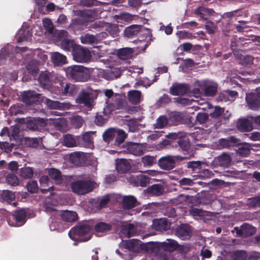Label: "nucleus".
<instances>
[{"label": "nucleus", "mask_w": 260, "mask_h": 260, "mask_svg": "<svg viewBox=\"0 0 260 260\" xmlns=\"http://www.w3.org/2000/svg\"><path fill=\"white\" fill-rule=\"evenodd\" d=\"M137 199L133 196H124L122 200L121 206L125 210H129L137 206Z\"/></svg>", "instance_id": "nucleus-21"}, {"label": "nucleus", "mask_w": 260, "mask_h": 260, "mask_svg": "<svg viewBox=\"0 0 260 260\" xmlns=\"http://www.w3.org/2000/svg\"><path fill=\"white\" fill-rule=\"evenodd\" d=\"M242 238H246L250 237L255 234L256 232L255 228L253 226L250 225L247 223H243L242 225Z\"/></svg>", "instance_id": "nucleus-35"}, {"label": "nucleus", "mask_w": 260, "mask_h": 260, "mask_svg": "<svg viewBox=\"0 0 260 260\" xmlns=\"http://www.w3.org/2000/svg\"><path fill=\"white\" fill-rule=\"evenodd\" d=\"M1 198L4 201H6L8 203H10L15 199V195L12 191L6 190L3 191L1 194Z\"/></svg>", "instance_id": "nucleus-46"}, {"label": "nucleus", "mask_w": 260, "mask_h": 260, "mask_svg": "<svg viewBox=\"0 0 260 260\" xmlns=\"http://www.w3.org/2000/svg\"><path fill=\"white\" fill-rule=\"evenodd\" d=\"M170 119L175 122H181L183 120V115L180 112H173L170 115Z\"/></svg>", "instance_id": "nucleus-52"}, {"label": "nucleus", "mask_w": 260, "mask_h": 260, "mask_svg": "<svg viewBox=\"0 0 260 260\" xmlns=\"http://www.w3.org/2000/svg\"><path fill=\"white\" fill-rule=\"evenodd\" d=\"M245 99L251 109L257 110L260 108V99L256 92L246 94Z\"/></svg>", "instance_id": "nucleus-17"}, {"label": "nucleus", "mask_w": 260, "mask_h": 260, "mask_svg": "<svg viewBox=\"0 0 260 260\" xmlns=\"http://www.w3.org/2000/svg\"><path fill=\"white\" fill-rule=\"evenodd\" d=\"M142 162L144 166H151L156 162V158L154 156L145 155L142 157Z\"/></svg>", "instance_id": "nucleus-53"}, {"label": "nucleus", "mask_w": 260, "mask_h": 260, "mask_svg": "<svg viewBox=\"0 0 260 260\" xmlns=\"http://www.w3.org/2000/svg\"><path fill=\"white\" fill-rule=\"evenodd\" d=\"M77 92L76 86L72 83L64 82V88H61V95H72Z\"/></svg>", "instance_id": "nucleus-32"}, {"label": "nucleus", "mask_w": 260, "mask_h": 260, "mask_svg": "<svg viewBox=\"0 0 260 260\" xmlns=\"http://www.w3.org/2000/svg\"><path fill=\"white\" fill-rule=\"evenodd\" d=\"M214 161L220 167L228 168L232 164V158L229 153L223 152L221 155L215 157Z\"/></svg>", "instance_id": "nucleus-16"}, {"label": "nucleus", "mask_w": 260, "mask_h": 260, "mask_svg": "<svg viewBox=\"0 0 260 260\" xmlns=\"http://www.w3.org/2000/svg\"><path fill=\"white\" fill-rule=\"evenodd\" d=\"M116 130L114 128L106 129L103 134V140L108 143L112 141L116 136Z\"/></svg>", "instance_id": "nucleus-39"}, {"label": "nucleus", "mask_w": 260, "mask_h": 260, "mask_svg": "<svg viewBox=\"0 0 260 260\" xmlns=\"http://www.w3.org/2000/svg\"><path fill=\"white\" fill-rule=\"evenodd\" d=\"M190 213L193 216L203 217L205 215L206 211L196 208H192L190 210Z\"/></svg>", "instance_id": "nucleus-64"}, {"label": "nucleus", "mask_w": 260, "mask_h": 260, "mask_svg": "<svg viewBox=\"0 0 260 260\" xmlns=\"http://www.w3.org/2000/svg\"><path fill=\"white\" fill-rule=\"evenodd\" d=\"M116 169L120 174L127 173L130 169L129 162L125 159L121 158L118 160L116 164Z\"/></svg>", "instance_id": "nucleus-24"}, {"label": "nucleus", "mask_w": 260, "mask_h": 260, "mask_svg": "<svg viewBox=\"0 0 260 260\" xmlns=\"http://www.w3.org/2000/svg\"><path fill=\"white\" fill-rule=\"evenodd\" d=\"M77 16L82 17L87 21H92L95 19L96 12L95 10L84 9L82 10H76Z\"/></svg>", "instance_id": "nucleus-23"}, {"label": "nucleus", "mask_w": 260, "mask_h": 260, "mask_svg": "<svg viewBox=\"0 0 260 260\" xmlns=\"http://www.w3.org/2000/svg\"><path fill=\"white\" fill-rule=\"evenodd\" d=\"M240 144V140L234 136H231L226 138H220L217 142V145L220 149H231L238 146Z\"/></svg>", "instance_id": "nucleus-8"}, {"label": "nucleus", "mask_w": 260, "mask_h": 260, "mask_svg": "<svg viewBox=\"0 0 260 260\" xmlns=\"http://www.w3.org/2000/svg\"><path fill=\"white\" fill-rule=\"evenodd\" d=\"M51 58L52 63L55 66H62L67 62L66 56L57 52L53 53Z\"/></svg>", "instance_id": "nucleus-29"}, {"label": "nucleus", "mask_w": 260, "mask_h": 260, "mask_svg": "<svg viewBox=\"0 0 260 260\" xmlns=\"http://www.w3.org/2000/svg\"><path fill=\"white\" fill-rule=\"evenodd\" d=\"M91 227L89 225L84 223L79 224L72 228L69 232V236L72 238V234L78 236L82 242H86L91 238L90 234Z\"/></svg>", "instance_id": "nucleus-2"}, {"label": "nucleus", "mask_w": 260, "mask_h": 260, "mask_svg": "<svg viewBox=\"0 0 260 260\" xmlns=\"http://www.w3.org/2000/svg\"><path fill=\"white\" fill-rule=\"evenodd\" d=\"M208 118V115L205 113H199L196 116V121L200 124L205 123Z\"/></svg>", "instance_id": "nucleus-63"}, {"label": "nucleus", "mask_w": 260, "mask_h": 260, "mask_svg": "<svg viewBox=\"0 0 260 260\" xmlns=\"http://www.w3.org/2000/svg\"><path fill=\"white\" fill-rule=\"evenodd\" d=\"M69 159L72 164L81 167L85 165L87 157L86 154L84 152H74L70 154Z\"/></svg>", "instance_id": "nucleus-12"}, {"label": "nucleus", "mask_w": 260, "mask_h": 260, "mask_svg": "<svg viewBox=\"0 0 260 260\" xmlns=\"http://www.w3.org/2000/svg\"><path fill=\"white\" fill-rule=\"evenodd\" d=\"M182 159L180 156H166L161 157L158 160V165L160 167L166 170H171L175 168L176 161Z\"/></svg>", "instance_id": "nucleus-6"}, {"label": "nucleus", "mask_w": 260, "mask_h": 260, "mask_svg": "<svg viewBox=\"0 0 260 260\" xmlns=\"http://www.w3.org/2000/svg\"><path fill=\"white\" fill-rule=\"evenodd\" d=\"M108 34L114 38L118 35L119 28L117 24H110L106 29Z\"/></svg>", "instance_id": "nucleus-48"}, {"label": "nucleus", "mask_w": 260, "mask_h": 260, "mask_svg": "<svg viewBox=\"0 0 260 260\" xmlns=\"http://www.w3.org/2000/svg\"><path fill=\"white\" fill-rule=\"evenodd\" d=\"M62 219L67 222H74L78 219V216L76 212L64 211L61 214Z\"/></svg>", "instance_id": "nucleus-33"}, {"label": "nucleus", "mask_w": 260, "mask_h": 260, "mask_svg": "<svg viewBox=\"0 0 260 260\" xmlns=\"http://www.w3.org/2000/svg\"><path fill=\"white\" fill-rule=\"evenodd\" d=\"M179 245L174 240L168 239L161 243V247L166 251H173L177 249Z\"/></svg>", "instance_id": "nucleus-30"}, {"label": "nucleus", "mask_w": 260, "mask_h": 260, "mask_svg": "<svg viewBox=\"0 0 260 260\" xmlns=\"http://www.w3.org/2000/svg\"><path fill=\"white\" fill-rule=\"evenodd\" d=\"M193 184L192 180L187 178H183L179 181L180 185L185 189H188V188L184 187V186H192Z\"/></svg>", "instance_id": "nucleus-62"}, {"label": "nucleus", "mask_w": 260, "mask_h": 260, "mask_svg": "<svg viewBox=\"0 0 260 260\" xmlns=\"http://www.w3.org/2000/svg\"><path fill=\"white\" fill-rule=\"evenodd\" d=\"M146 191L150 194L158 197L162 195L164 192V188L162 185L155 184L149 186L146 189Z\"/></svg>", "instance_id": "nucleus-26"}, {"label": "nucleus", "mask_w": 260, "mask_h": 260, "mask_svg": "<svg viewBox=\"0 0 260 260\" xmlns=\"http://www.w3.org/2000/svg\"><path fill=\"white\" fill-rule=\"evenodd\" d=\"M240 59L241 64L248 66L253 63L254 58L252 56L249 55L244 56L241 55Z\"/></svg>", "instance_id": "nucleus-55"}, {"label": "nucleus", "mask_w": 260, "mask_h": 260, "mask_svg": "<svg viewBox=\"0 0 260 260\" xmlns=\"http://www.w3.org/2000/svg\"><path fill=\"white\" fill-rule=\"evenodd\" d=\"M171 137L175 139V140L174 143L177 144L179 148L182 151H187L190 147V142L189 139L186 137H180L176 139L177 135L175 134L171 135Z\"/></svg>", "instance_id": "nucleus-18"}, {"label": "nucleus", "mask_w": 260, "mask_h": 260, "mask_svg": "<svg viewBox=\"0 0 260 260\" xmlns=\"http://www.w3.org/2000/svg\"><path fill=\"white\" fill-rule=\"evenodd\" d=\"M100 2L97 0H80V4L81 6L85 7H91L93 6H100Z\"/></svg>", "instance_id": "nucleus-56"}, {"label": "nucleus", "mask_w": 260, "mask_h": 260, "mask_svg": "<svg viewBox=\"0 0 260 260\" xmlns=\"http://www.w3.org/2000/svg\"><path fill=\"white\" fill-rule=\"evenodd\" d=\"M26 212L23 209L16 210L12 215V219L14 221H12L9 218L8 222L12 226H22L26 221Z\"/></svg>", "instance_id": "nucleus-7"}, {"label": "nucleus", "mask_w": 260, "mask_h": 260, "mask_svg": "<svg viewBox=\"0 0 260 260\" xmlns=\"http://www.w3.org/2000/svg\"><path fill=\"white\" fill-rule=\"evenodd\" d=\"M34 170L30 167L22 168L20 170V176L24 179H29L32 177Z\"/></svg>", "instance_id": "nucleus-45"}, {"label": "nucleus", "mask_w": 260, "mask_h": 260, "mask_svg": "<svg viewBox=\"0 0 260 260\" xmlns=\"http://www.w3.org/2000/svg\"><path fill=\"white\" fill-rule=\"evenodd\" d=\"M6 181L9 184L12 186L17 185L19 184L18 178L13 174H9L7 176Z\"/></svg>", "instance_id": "nucleus-57"}, {"label": "nucleus", "mask_w": 260, "mask_h": 260, "mask_svg": "<svg viewBox=\"0 0 260 260\" xmlns=\"http://www.w3.org/2000/svg\"><path fill=\"white\" fill-rule=\"evenodd\" d=\"M168 120L165 116H159L156 120L154 127L156 128H162L168 124Z\"/></svg>", "instance_id": "nucleus-49"}, {"label": "nucleus", "mask_w": 260, "mask_h": 260, "mask_svg": "<svg viewBox=\"0 0 260 260\" xmlns=\"http://www.w3.org/2000/svg\"><path fill=\"white\" fill-rule=\"evenodd\" d=\"M203 89L206 96H213L217 92V84L216 83H205L203 85Z\"/></svg>", "instance_id": "nucleus-25"}, {"label": "nucleus", "mask_w": 260, "mask_h": 260, "mask_svg": "<svg viewBox=\"0 0 260 260\" xmlns=\"http://www.w3.org/2000/svg\"><path fill=\"white\" fill-rule=\"evenodd\" d=\"M72 54L74 59L79 62H86L91 57V53L88 49L78 45L74 48Z\"/></svg>", "instance_id": "nucleus-5"}, {"label": "nucleus", "mask_w": 260, "mask_h": 260, "mask_svg": "<svg viewBox=\"0 0 260 260\" xmlns=\"http://www.w3.org/2000/svg\"><path fill=\"white\" fill-rule=\"evenodd\" d=\"M46 125V120L44 118L39 117L30 119L26 123L27 127L33 131H39L42 127H45Z\"/></svg>", "instance_id": "nucleus-14"}, {"label": "nucleus", "mask_w": 260, "mask_h": 260, "mask_svg": "<svg viewBox=\"0 0 260 260\" xmlns=\"http://www.w3.org/2000/svg\"><path fill=\"white\" fill-rule=\"evenodd\" d=\"M129 101L135 105L139 104L141 100V92L140 91L134 90L128 92Z\"/></svg>", "instance_id": "nucleus-34"}, {"label": "nucleus", "mask_w": 260, "mask_h": 260, "mask_svg": "<svg viewBox=\"0 0 260 260\" xmlns=\"http://www.w3.org/2000/svg\"><path fill=\"white\" fill-rule=\"evenodd\" d=\"M116 138L114 144L116 146H120L123 144L127 137V134L122 129H118L116 131Z\"/></svg>", "instance_id": "nucleus-43"}, {"label": "nucleus", "mask_w": 260, "mask_h": 260, "mask_svg": "<svg viewBox=\"0 0 260 260\" xmlns=\"http://www.w3.org/2000/svg\"><path fill=\"white\" fill-rule=\"evenodd\" d=\"M130 179L135 186L145 187L150 183V178L145 175H140L132 176Z\"/></svg>", "instance_id": "nucleus-19"}, {"label": "nucleus", "mask_w": 260, "mask_h": 260, "mask_svg": "<svg viewBox=\"0 0 260 260\" xmlns=\"http://www.w3.org/2000/svg\"><path fill=\"white\" fill-rule=\"evenodd\" d=\"M190 86L186 83H174L170 88V93L173 95H183L190 92Z\"/></svg>", "instance_id": "nucleus-9"}, {"label": "nucleus", "mask_w": 260, "mask_h": 260, "mask_svg": "<svg viewBox=\"0 0 260 260\" xmlns=\"http://www.w3.org/2000/svg\"><path fill=\"white\" fill-rule=\"evenodd\" d=\"M247 253L244 250H237L233 252L231 260H246Z\"/></svg>", "instance_id": "nucleus-42"}, {"label": "nucleus", "mask_w": 260, "mask_h": 260, "mask_svg": "<svg viewBox=\"0 0 260 260\" xmlns=\"http://www.w3.org/2000/svg\"><path fill=\"white\" fill-rule=\"evenodd\" d=\"M110 202V197L108 194L104 196L100 200L99 205H98V209H103Z\"/></svg>", "instance_id": "nucleus-61"}, {"label": "nucleus", "mask_w": 260, "mask_h": 260, "mask_svg": "<svg viewBox=\"0 0 260 260\" xmlns=\"http://www.w3.org/2000/svg\"><path fill=\"white\" fill-rule=\"evenodd\" d=\"M27 188L29 192L35 193L38 190L37 182L35 180H30L27 184Z\"/></svg>", "instance_id": "nucleus-58"}, {"label": "nucleus", "mask_w": 260, "mask_h": 260, "mask_svg": "<svg viewBox=\"0 0 260 260\" xmlns=\"http://www.w3.org/2000/svg\"><path fill=\"white\" fill-rule=\"evenodd\" d=\"M41 98V94L35 91H24L22 94V102L26 105H31L39 102Z\"/></svg>", "instance_id": "nucleus-11"}, {"label": "nucleus", "mask_w": 260, "mask_h": 260, "mask_svg": "<svg viewBox=\"0 0 260 260\" xmlns=\"http://www.w3.org/2000/svg\"><path fill=\"white\" fill-rule=\"evenodd\" d=\"M67 78L76 82H86L90 78L88 68L83 66L72 65L65 69Z\"/></svg>", "instance_id": "nucleus-1"}, {"label": "nucleus", "mask_w": 260, "mask_h": 260, "mask_svg": "<svg viewBox=\"0 0 260 260\" xmlns=\"http://www.w3.org/2000/svg\"><path fill=\"white\" fill-rule=\"evenodd\" d=\"M237 127L241 132H250L253 129L252 121L247 118L240 119L237 123Z\"/></svg>", "instance_id": "nucleus-20"}, {"label": "nucleus", "mask_w": 260, "mask_h": 260, "mask_svg": "<svg viewBox=\"0 0 260 260\" xmlns=\"http://www.w3.org/2000/svg\"><path fill=\"white\" fill-rule=\"evenodd\" d=\"M153 226L154 229L158 231H166L170 228L167 220L161 218L153 221Z\"/></svg>", "instance_id": "nucleus-27"}, {"label": "nucleus", "mask_w": 260, "mask_h": 260, "mask_svg": "<svg viewBox=\"0 0 260 260\" xmlns=\"http://www.w3.org/2000/svg\"><path fill=\"white\" fill-rule=\"evenodd\" d=\"M77 102L90 108L92 105L93 100L90 98V94L88 92H83L80 93L76 99Z\"/></svg>", "instance_id": "nucleus-22"}, {"label": "nucleus", "mask_w": 260, "mask_h": 260, "mask_svg": "<svg viewBox=\"0 0 260 260\" xmlns=\"http://www.w3.org/2000/svg\"><path fill=\"white\" fill-rule=\"evenodd\" d=\"M238 146L239 147L237 150V152L240 156L246 157L250 154V148L246 144H241L240 143Z\"/></svg>", "instance_id": "nucleus-44"}, {"label": "nucleus", "mask_w": 260, "mask_h": 260, "mask_svg": "<svg viewBox=\"0 0 260 260\" xmlns=\"http://www.w3.org/2000/svg\"><path fill=\"white\" fill-rule=\"evenodd\" d=\"M82 145L86 148L92 149L94 147L93 138L89 132L85 133L82 137Z\"/></svg>", "instance_id": "nucleus-36"}, {"label": "nucleus", "mask_w": 260, "mask_h": 260, "mask_svg": "<svg viewBox=\"0 0 260 260\" xmlns=\"http://www.w3.org/2000/svg\"><path fill=\"white\" fill-rule=\"evenodd\" d=\"M124 152L135 156H141L143 154L145 150V147L140 143L129 142L123 147Z\"/></svg>", "instance_id": "nucleus-10"}, {"label": "nucleus", "mask_w": 260, "mask_h": 260, "mask_svg": "<svg viewBox=\"0 0 260 260\" xmlns=\"http://www.w3.org/2000/svg\"><path fill=\"white\" fill-rule=\"evenodd\" d=\"M111 224L105 222L100 221L96 223L94 225V230L96 233H105L112 230Z\"/></svg>", "instance_id": "nucleus-28"}, {"label": "nucleus", "mask_w": 260, "mask_h": 260, "mask_svg": "<svg viewBox=\"0 0 260 260\" xmlns=\"http://www.w3.org/2000/svg\"><path fill=\"white\" fill-rule=\"evenodd\" d=\"M47 104L48 106L54 109H61L64 108L63 104L60 103L58 101H53L51 100H48Z\"/></svg>", "instance_id": "nucleus-60"}, {"label": "nucleus", "mask_w": 260, "mask_h": 260, "mask_svg": "<svg viewBox=\"0 0 260 260\" xmlns=\"http://www.w3.org/2000/svg\"><path fill=\"white\" fill-rule=\"evenodd\" d=\"M205 29L207 32L210 35H213L215 33L217 28L216 24L211 21H207L205 24Z\"/></svg>", "instance_id": "nucleus-54"}, {"label": "nucleus", "mask_w": 260, "mask_h": 260, "mask_svg": "<svg viewBox=\"0 0 260 260\" xmlns=\"http://www.w3.org/2000/svg\"><path fill=\"white\" fill-rule=\"evenodd\" d=\"M124 247L125 249L132 252H136L139 250V247L136 242L131 240L125 242L124 244Z\"/></svg>", "instance_id": "nucleus-51"}, {"label": "nucleus", "mask_w": 260, "mask_h": 260, "mask_svg": "<svg viewBox=\"0 0 260 260\" xmlns=\"http://www.w3.org/2000/svg\"><path fill=\"white\" fill-rule=\"evenodd\" d=\"M63 144L68 147H73L76 146V141L74 136L67 134L63 136Z\"/></svg>", "instance_id": "nucleus-41"}, {"label": "nucleus", "mask_w": 260, "mask_h": 260, "mask_svg": "<svg viewBox=\"0 0 260 260\" xmlns=\"http://www.w3.org/2000/svg\"><path fill=\"white\" fill-rule=\"evenodd\" d=\"M61 47L62 49L67 51H72L73 52L74 48L77 45L74 41L70 39H63L61 41Z\"/></svg>", "instance_id": "nucleus-37"}, {"label": "nucleus", "mask_w": 260, "mask_h": 260, "mask_svg": "<svg viewBox=\"0 0 260 260\" xmlns=\"http://www.w3.org/2000/svg\"><path fill=\"white\" fill-rule=\"evenodd\" d=\"M124 36L128 38H134L137 35H145L146 38L152 36L150 29L141 25H131L126 27L124 31Z\"/></svg>", "instance_id": "nucleus-3"}, {"label": "nucleus", "mask_w": 260, "mask_h": 260, "mask_svg": "<svg viewBox=\"0 0 260 260\" xmlns=\"http://www.w3.org/2000/svg\"><path fill=\"white\" fill-rule=\"evenodd\" d=\"M121 232L127 237L130 238L135 235L136 231L133 224L125 223L121 226Z\"/></svg>", "instance_id": "nucleus-31"}, {"label": "nucleus", "mask_w": 260, "mask_h": 260, "mask_svg": "<svg viewBox=\"0 0 260 260\" xmlns=\"http://www.w3.org/2000/svg\"><path fill=\"white\" fill-rule=\"evenodd\" d=\"M54 75L48 71L41 72L38 80L41 86L45 88H49L52 85Z\"/></svg>", "instance_id": "nucleus-13"}, {"label": "nucleus", "mask_w": 260, "mask_h": 260, "mask_svg": "<svg viewBox=\"0 0 260 260\" xmlns=\"http://www.w3.org/2000/svg\"><path fill=\"white\" fill-rule=\"evenodd\" d=\"M49 174L50 177L53 180L57 181L58 183L62 180L61 172L56 169H51L49 171Z\"/></svg>", "instance_id": "nucleus-50"}, {"label": "nucleus", "mask_w": 260, "mask_h": 260, "mask_svg": "<svg viewBox=\"0 0 260 260\" xmlns=\"http://www.w3.org/2000/svg\"><path fill=\"white\" fill-rule=\"evenodd\" d=\"M81 42L83 44H97L99 42V39L94 35L86 34L80 38Z\"/></svg>", "instance_id": "nucleus-38"}, {"label": "nucleus", "mask_w": 260, "mask_h": 260, "mask_svg": "<svg viewBox=\"0 0 260 260\" xmlns=\"http://www.w3.org/2000/svg\"><path fill=\"white\" fill-rule=\"evenodd\" d=\"M247 205L250 208H254L260 206V194L247 199Z\"/></svg>", "instance_id": "nucleus-47"}, {"label": "nucleus", "mask_w": 260, "mask_h": 260, "mask_svg": "<svg viewBox=\"0 0 260 260\" xmlns=\"http://www.w3.org/2000/svg\"><path fill=\"white\" fill-rule=\"evenodd\" d=\"M71 189L73 192L78 194H84L93 189V183L89 180H79L73 182Z\"/></svg>", "instance_id": "nucleus-4"}, {"label": "nucleus", "mask_w": 260, "mask_h": 260, "mask_svg": "<svg viewBox=\"0 0 260 260\" xmlns=\"http://www.w3.org/2000/svg\"><path fill=\"white\" fill-rule=\"evenodd\" d=\"M175 234L177 236L183 240L188 239L191 237L190 227L187 224H182L176 228Z\"/></svg>", "instance_id": "nucleus-15"}, {"label": "nucleus", "mask_w": 260, "mask_h": 260, "mask_svg": "<svg viewBox=\"0 0 260 260\" xmlns=\"http://www.w3.org/2000/svg\"><path fill=\"white\" fill-rule=\"evenodd\" d=\"M43 23L44 27L49 33H52L53 32L54 25L50 19H44Z\"/></svg>", "instance_id": "nucleus-59"}, {"label": "nucleus", "mask_w": 260, "mask_h": 260, "mask_svg": "<svg viewBox=\"0 0 260 260\" xmlns=\"http://www.w3.org/2000/svg\"><path fill=\"white\" fill-rule=\"evenodd\" d=\"M133 51L131 49L123 48L117 51V56L122 60H126L132 57Z\"/></svg>", "instance_id": "nucleus-40"}]
</instances>
